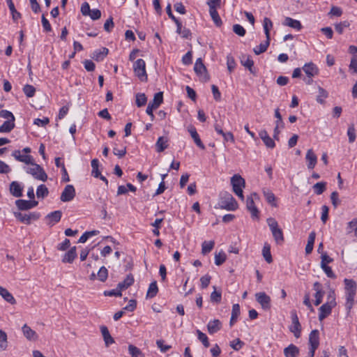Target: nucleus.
<instances>
[{
	"instance_id": "f257e3e1",
	"label": "nucleus",
	"mask_w": 357,
	"mask_h": 357,
	"mask_svg": "<svg viewBox=\"0 0 357 357\" xmlns=\"http://www.w3.org/2000/svg\"><path fill=\"white\" fill-rule=\"evenodd\" d=\"M215 208L227 211H235L238 208V203L231 193L222 191L219 195V200Z\"/></svg>"
},
{
	"instance_id": "f03ea898",
	"label": "nucleus",
	"mask_w": 357,
	"mask_h": 357,
	"mask_svg": "<svg viewBox=\"0 0 357 357\" xmlns=\"http://www.w3.org/2000/svg\"><path fill=\"white\" fill-rule=\"evenodd\" d=\"M266 222L275 243L278 245H282L284 241V238L283 231L282 229L279 227L278 222L273 218H267Z\"/></svg>"
},
{
	"instance_id": "7ed1b4c3",
	"label": "nucleus",
	"mask_w": 357,
	"mask_h": 357,
	"mask_svg": "<svg viewBox=\"0 0 357 357\" xmlns=\"http://www.w3.org/2000/svg\"><path fill=\"white\" fill-rule=\"evenodd\" d=\"M133 70L135 75L142 81L146 82L148 75L146 71V63L142 59H138L133 63Z\"/></svg>"
},
{
	"instance_id": "20e7f679",
	"label": "nucleus",
	"mask_w": 357,
	"mask_h": 357,
	"mask_svg": "<svg viewBox=\"0 0 357 357\" xmlns=\"http://www.w3.org/2000/svg\"><path fill=\"white\" fill-rule=\"evenodd\" d=\"M163 102V93L162 92H158L154 95L153 99L152 101L149 102L146 109V113L150 116L151 120L153 121L155 116L153 114V110L156 109Z\"/></svg>"
},
{
	"instance_id": "39448f33",
	"label": "nucleus",
	"mask_w": 357,
	"mask_h": 357,
	"mask_svg": "<svg viewBox=\"0 0 357 357\" xmlns=\"http://www.w3.org/2000/svg\"><path fill=\"white\" fill-rule=\"evenodd\" d=\"M26 172L32 175L37 180L46 181L47 179V174L43 167L36 163H33L31 167H27Z\"/></svg>"
},
{
	"instance_id": "423d86ee",
	"label": "nucleus",
	"mask_w": 357,
	"mask_h": 357,
	"mask_svg": "<svg viewBox=\"0 0 357 357\" xmlns=\"http://www.w3.org/2000/svg\"><path fill=\"white\" fill-rule=\"evenodd\" d=\"M194 70L197 75L199 77L201 81L206 82L209 80V75L207 73L206 68L203 63L201 58L196 60L194 66Z\"/></svg>"
},
{
	"instance_id": "0eeeda50",
	"label": "nucleus",
	"mask_w": 357,
	"mask_h": 357,
	"mask_svg": "<svg viewBox=\"0 0 357 357\" xmlns=\"http://www.w3.org/2000/svg\"><path fill=\"white\" fill-rule=\"evenodd\" d=\"M13 214L17 220L26 225H30L31 221L37 220L40 217V213L38 212H32L29 214L22 213L21 212H14Z\"/></svg>"
},
{
	"instance_id": "6e6552de",
	"label": "nucleus",
	"mask_w": 357,
	"mask_h": 357,
	"mask_svg": "<svg viewBox=\"0 0 357 357\" xmlns=\"http://www.w3.org/2000/svg\"><path fill=\"white\" fill-rule=\"evenodd\" d=\"M255 296L257 302L261 305L264 310L267 311L271 309V299L268 295L262 291L256 293Z\"/></svg>"
},
{
	"instance_id": "1a4fd4ad",
	"label": "nucleus",
	"mask_w": 357,
	"mask_h": 357,
	"mask_svg": "<svg viewBox=\"0 0 357 357\" xmlns=\"http://www.w3.org/2000/svg\"><path fill=\"white\" fill-rule=\"evenodd\" d=\"M291 325L289 326V331L294 333L296 338L301 336V325L299 322L298 317L296 310L291 312Z\"/></svg>"
},
{
	"instance_id": "9d476101",
	"label": "nucleus",
	"mask_w": 357,
	"mask_h": 357,
	"mask_svg": "<svg viewBox=\"0 0 357 357\" xmlns=\"http://www.w3.org/2000/svg\"><path fill=\"white\" fill-rule=\"evenodd\" d=\"M75 189L73 185H67L61 192L60 199L63 202L72 201L75 197Z\"/></svg>"
},
{
	"instance_id": "9b49d317",
	"label": "nucleus",
	"mask_w": 357,
	"mask_h": 357,
	"mask_svg": "<svg viewBox=\"0 0 357 357\" xmlns=\"http://www.w3.org/2000/svg\"><path fill=\"white\" fill-rule=\"evenodd\" d=\"M253 197L259 198L258 195L256 192H254L250 196L248 197L246 199V208L250 212L252 218H258L259 210L255 204Z\"/></svg>"
},
{
	"instance_id": "f8f14e48",
	"label": "nucleus",
	"mask_w": 357,
	"mask_h": 357,
	"mask_svg": "<svg viewBox=\"0 0 357 357\" xmlns=\"http://www.w3.org/2000/svg\"><path fill=\"white\" fill-rule=\"evenodd\" d=\"M38 202L36 200L17 199L15 205L20 211H27L38 206Z\"/></svg>"
},
{
	"instance_id": "ddd939ff",
	"label": "nucleus",
	"mask_w": 357,
	"mask_h": 357,
	"mask_svg": "<svg viewBox=\"0 0 357 357\" xmlns=\"http://www.w3.org/2000/svg\"><path fill=\"white\" fill-rule=\"evenodd\" d=\"M332 302H326L323 304L319 309V320L323 321L328 315L331 314L332 309L334 307V303Z\"/></svg>"
},
{
	"instance_id": "4468645a",
	"label": "nucleus",
	"mask_w": 357,
	"mask_h": 357,
	"mask_svg": "<svg viewBox=\"0 0 357 357\" xmlns=\"http://www.w3.org/2000/svg\"><path fill=\"white\" fill-rule=\"evenodd\" d=\"M307 77H314L319 74V68L312 62L306 63L302 68Z\"/></svg>"
},
{
	"instance_id": "2eb2a0df",
	"label": "nucleus",
	"mask_w": 357,
	"mask_h": 357,
	"mask_svg": "<svg viewBox=\"0 0 357 357\" xmlns=\"http://www.w3.org/2000/svg\"><path fill=\"white\" fill-rule=\"evenodd\" d=\"M305 160L307 162V167L309 169H313L317 162V156L314 153L312 149H308L306 155H305Z\"/></svg>"
},
{
	"instance_id": "dca6fc26",
	"label": "nucleus",
	"mask_w": 357,
	"mask_h": 357,
	"mask_svg": "<svg viewBox=\"0 0 357 357\" xmlns=\"http://www.w3.org/2000/svg\"><path fill=\"white\" fill-rule=\"evenodd\" d=\"M62 216V212L61 211H54L48 213L45 218L49 220L47 225L50 226H53L56 223L59 222L61 220Z\"/></svg>"
},
{
	"instance_id": "f3484780",
	"label": "nucleus",
	"mask_w": 357,
	"mask_h": 357,
	"mask_svg": "<svg viewBox=\"0 0 357 357\" xmlns=\"http://www.w3.org/2000/svg\"><path fill=\"white\" fill-rule=\"evenodd\" d=\"M319 332L318 330H312L309 335V344L311 349H317L319 345Z\"/></svg>"
},
{
	"instance_id": "a211bd4d",
	"label": "nucleus",
	"mask_w": 357,
	"mask_h": 357,
	"mask_svg": "<svg viewBox=\"0 0 357 357\" xmlns=\"http://www.w3.org/2000/svg\"><path fill=\"white\" fill-rule=\"evenodd\" d=\"M10 192L15 197L22 196L23 186L17 181H13L10 184Z\"/></svg>"
},
{
	"instance_id": "6ab92c4d",
	"label": "nucleus",
	"mask_w": 357,
	"mask_h": 357,
	"mask_svg": "<svg viewBox=\"0 0 357 357\" xmlns=\"http://www.w3.org/2000/svg\"><path fill=\"white\" fill-rule=\"evenodd\" d=\"M259 137L262 139L264 144L270 149H273L275 146V142L268 135L266 130H262L259 132Z\"/></svg>"
},
{
	"instance_id": "aec40b11",
	"label": "nucleus",
	"mask_w": 357,
	"mask_h": 357,
	"mask_svg": "<svg viewBox=\"0 0 357 357\" xmlns=\"http://www.w3.org/2000/svg\"><path fill=\"white\" fill-rule=\"evenodd\" d=\"M241 63L245 68H248L251 73H255L253 66L254 61L252 59L251 56L247 54H242L240 57Z\"/></svg>"
},
{
	"instance_id": "412c9836",
	"label": "nucleus",
	"mask_w": 357,
	"mask_h": 357,
	"mask_svg": "<svg viewBox=\"0 0 357 357\" xmlns=\"http://www.w3.org/2000/svg\"><path fill=\"white\" fill-rule=\"evenodd\" d=\"M22 331L24 337L29 341H35L38 336L35 331L32 330L27 324H24Z\"/></svg>"
},
{
	"instance_id": "4be33fe9",
	"label": "nucleus",
	"mask_w": 357,
	"mask_h": 357,
	"mask_svg": "<svg viewBox=\"0 0 357 357\" xmlns=\"http://www.w3.org/2000/svg\"><path fill=\"white\" fill-rule=\"evenodd\" d=\"M231 184L233 190L242 188L245 186V180L238 174H234L231 178Z\"/></svg>"
},
{
	"instance_id": "5701e85b",
	"label": "nucleus",
	"mask_w": 357,
	"mask_h": 357,
	"mask_svg": "<svg viewBox=\"0 0 357 357\" xmlns=\"http://www.w3.org/2000/svg\"><path fill=\"white\" fill-rule=\"evenodd\" d=\"M188 131L192 137V138L193 139L195 144L201 149L202 150H204L205 149V146L204 144L202 143L200 137H199V135H198L197 132V130L195 127H190L189 129H188Z\"/></svg>"
},
{
	"instance_id": "b1692460",
	"label": "nucleus",
	"mask_w": 357,
	"mask_h": 357,
	"mask_svg": "<svg viewBox=\"0 0 357 357\" xmlns=\"http://www.w3.org/2000/svg\"><path fill=\"white\" fill-rule=\"evenodd\" d=\"M222 324L218 319L210 321L207 324L208 332L214 334L221 329Z\"/></svg>"
},
{
	"instance_id": "393cba45",
	"label": "nucleus",
	"mask_w": 357,
	"mask_h": 357,
	"mask_svg": "<svg viewBox=\"0 0 357 357\" xmlns=\"http://www.w3.org/2000/svg\"><path fill=\"white\" fill-rule=\"evenodd\" d=\"M77 257L76 247L71 248L63 257V263L71 264L74 259Z\"/></svg>"
},
{
	"instance_id": "a878e982",
	"label": "nucleus",
	"mask_w": 357,
	"mask_h": 357,
	"mask_svg": "<svg viewBox=\"0 0 357 357\" xmlns=\"http://www.w3.org/2000/svg\"><path fill=\"white\" fill-rule=\"evenodd\" d=\"M283 24L291 27L297 31H300L303 27L300 21L292 19L291 17H287L284 19Z\"/></svg>"
},
{
	"instance_id": "bb28decb",
	"label": "nucleus",
	"mask_w": 357,
	"mask_h": 357,
	"mask_svg": "<svg viewBox=\"0 0 357 357\" xmlns=\"http://www.w3.org/2000/svg\"><path fill=\"white\" fill-rule=\"evenodd\" d=\"M345 294H356L357 285L356 282L350 279H344Z\"/></svg>"
},
{
	"instance_id": "cd10ccee",
	"label": "nucleus",
	"mask_w": 357,
	"mask_h": 357,
	"mask_svg": "<svg viewBox=\"0 0 357 357\" xmlns=\"http://www.w3.org/2000/svg\"><path fill=\"white\" fill-rule=\"evenodd\" d=\"M299 354V349L294 344H291L284 349L285 357H297Z\"/></svg>"
},
{
	"instance_id": "c85d7f7f",
	"label": "nucleus",
	"mask_w": 357,
	"mask_h": 357,
	"mask_svg": "<svg viewBox=\"0 0 357 357\" xmlns=\"http://www.w3.org/2000/svg\"><path fill=\"white\" fill-rule=\"evenodd\" d=\"M0 295L8 303L11 305L16 303V300L13 296L4 287L0 285Z\"/></svg>"
},
{
	"instance_id": "c756f323",
	"label": "nucleus",
	"mask_w": 357,
	"mask_h": 357,
	"mask_svg": "<svg viewBox=\"0 0 357 357\" xmlns=\"http://www.w3.org/2000/svg\"><path fill=\"white\" fill-rule=\"evenodd\" d=\"M209 13L215 26L218 27L221 26L222 22L216 10L215 6H211V8H209Z\"/></svg>"
},
{
	"instance_id": "7c9ffc66",
	"label": "nucleus",
	"mask_w": 357,
	"mask_h": 357,
	"mask_svg": "<svg viewBox=\"0 0 357 357\" xmlns=\"http://www.w3.org/2000/svg\"><path fill=\"white\" fill-rule=\"evenodd\" d=\"M109 50L106 47H102L101 49L96 50L93 53L92 58L96 61H100L108 54Z\"/></svg>"
},
{
	"instance_id": "2f4dec72",
	"label": "nucleus",
	"mask_w": 357,
	"mask_h": 357,
	"mask_svg": "<svg viewBox=\"0 0 357 357\" xmlns=\"http://www.w3.org/2000/svg\"><path fill=\"white\" fill-rule=\"evenodd\" d=\"M134 283V278L132 274H128L123 281L119 282L117 285V289L121 291L123 289H128Z\"/></svg>"
},
{
	"instance_id": "473e14b6",
	"label": "nucleus",
	"mask_w": 357,
	"mask_h": 357,
	"mask_svg": "<svg viewBox=\"0 0 357 357\" xmlns=\"http://www.w3.org/2000/svg\"><path fill=\"white\" fill-rule=\"evenodd\" d=\"M100 331H101V333L103 337V339H104L106 346H109L114 342V340L110 335V333L109 332L107 327H106L105 326H102L100 327Z\"/></svg>"
},
{
	"instance_id": "72a5a7b5",
	"label": "nucleus",
	"mask_w": 357,
	"mask_h": 357,
	"mask_svg": "<svg viewBox=\"0 0 357 357\" xmlns=\"http://www.w3.org/2000/svg\"><path fill=\"white\" fill-rule=\"evenodd\" d=\"M263 195L266 200V202L271 204L272 206H277L276 198L275 195L272 192L271 190L268 189L263 190Z\"/></svg>"
},
{
	"instance_id": "f704fd0d",
	"label": "nucleus",
	"mask_w": 357,
	"mask_h": 357,
	"mask_svg": "<svg viewBox=\"0 0 357 357\" xmlns=\"http://www.w3.org/2000/svg\"><path fill=\"white\" fill-rule=\"evenodd\" d=\"M12 15V18L14 22H17L19 19L21 18L22 15L20 13H19L15 7L14 3L13 0H6Z\"/></svg>"
},
{
	"instance_id": "c9c22d12",
	"label": "nucleus",
	"mask_w": 357,
	"mask_h": 357,
	"mask_svg": "<svg viewBox=\"0 0 357 357\" xmlns=\"http://www.w3.org/2000/svg\"><path fill=\"white\" fill-rule=\"evenodd\" d=\"M167 139L164 137H160L155 144L156 150L158 152L164 151L168 146Z\"/></svg>"
},
{
	"instance_id": "e433bc0d",
	"label": "nucleus",
	"mask_w": 357,
	"mask_h": 357,
	"mask_svg": "<svg viewBox=\"0 0 357 357\" xmlns=\"http://www.w3.org/2000/svg\"><path fill=\"white\" fill-rule=\"evenodd\" d=\"M270 40L271 39L266 38V40L264 43H261L259 45L256 46L253 50L255 54L259 55L266 52L267 50L268 47L269 46Z\"/></svg>"
},
{
	"instance_id": "4c0bfd02",
	"label": "nucleus",
	"mask_w": 357,
	"mask_h": 357,
	"mask_svg": "<svg viewBox=\"0 0 357 357\" xmlns=\"http://www.w3.org/2000/svg\"><path fill=\"white\" fill-rule=\"evenodd\" d=\"M158 292V288L157 285L156 281L152 282L149 287L147 293H146V298H154Z\"/></svg>"
},
{
	"instance_id": "58836bf2",
	"label": "nucleus",
	"mask_w": 357,
	"mask_h": 357,
	"mask_svg": "<svg viewBox=\"0 0 357 357\" xmlns=\"http://www.w3.org/2000/svg\"><path fill=\"white\" fill-rule=\"evenodd\" d=\"M240 314V306L238 304H234L232 306L231 316L229 321V324L232 326L236 321L238 317Z\"/></svg>"
},
{
	"instance_id": "ea45409f",
	"label": "nucleus",
	"mask_w": 357,
	"mask_h": 357,
	"mask_svg": "<svg viewBox=\"0 0 357 357\" xmlns=\"http://www.w3.org/2000/svg\"><path fill=\"white\" fill-rule=\"evenodd\" d=\"M263 27H264V33L266 35V38L267 39H271L270 31L273 27V22L268 17L264 18Z\"/></svg>"
},
{
	"instance_id": "a19ab883",
	"label": "nucleus",
	"mask_w": 357,
	"mask_h": 357,
	"mask_svg": "<svg viewBox=\"0 0 357 357\" xmlns=\"http://www.w3.org/2000/svg\"><path fill=\"white\" fill-rule=\"evenodd\" d=\"M15 128V121H6L0 126V132H10Z\"/></svg>"
},
{
	"instance_id": "79ce46f5",
	"label": "nucleus",
	"mask_w": 357,
	"mask_h": 357,
	"mask_svg": "<svg viewBox=\"0 0 357 357\" xmlns=\"http://www.w3.org/2000/svg\"><path fill=\"white\" fill-rule=\"evenodd\" d=\"M128 352L131 357H145L142 351L138 347L132 344L128 345Z\"/></svg>"
},
{
	"instance_id": "37998d69",
	"label": "nucleus",
	"mask_w": 357,
	"mask_h": 357,
	"mask_svg": "<svg viewBox=\"0 0 357 357\" xmlns=\"http://www.w3.org/2000/svg\"><path fill=\"white\" fill-rule=\"evenodd\" d=\"M356 294H345L346 296V303H345V307L348 312L351 311L352 309L354 304V298H355Z\"/></svg>"
},
{
	"instance_id": "c03bdc74",
	"label": "nucleus",
	"mask_w": 357,
	"mask_h": 357,
	"mask_svg": "<svg viewBox=\"0 0 357 357\" xmlns=\"http://www.w3.org/2000/svg\"><path fill=\"white\" fill-rule=\"evenodd\" d=\"M215 242L213 241H204L202 245V253L205 255L209 253L213 248Z\"/></svg>"
},
{
	"instance_id": "a18cd8bd",
	"label": "nucleus",
	"mask_w": 357,
	"mask_h": 357,
	"mask_svg": "<svg viewBox=\"0 0 357 357\" xmlns=\"http://www.w3.org/2000/svg\"><path fill=\"white\" fill-rule=\"evenodd\" d=\"M262 255L267 263L270 264L273 261V258L271 253V248L269 245H264L262 249Z\"/></svg>"
},
{
	"instance_id": "49530a36",
	"label": "nucleus",
	"mask_w": 357,
	"mask_h": 357,
	"mask_svg": "<svg viewBox=\"0 0 357 357\" xmlns=\"http://www.w3.org/2000/svg\"><path fill=\"white\" fill-rule=\"evenodd\" d=\"M7 334L0 329V351H5L8 347Z\"/></svg>"
},
{
	"instance_id": "de8ad7c7",
	"label": "nucleus",
	"mask_w": 357,
	"mask_h": 357,
	"mask_svg": "<svg viewBox=\"0 0 357 357\" xmlns=\"http://www.w3.org/2000/svg\"><path fill=\"white\" fill-rule=\"evenodd\" d=\"M49 194L48 188L46 187L45 185L41 184L38 185L36 190V196L38 198H45Z\"/></svg>"
},
{
	"instance_id": "09e8293b",
	"label": "nucleus",
	"mask_w": 357,
	"mask_h": 357,
	"mask_svg": "<svg viewBox=\"0 0 357 357\" xmlns=\"http://www.w3.org/2000/svg\"><path fill=\"white\" fill-rule=\"evenodd\" d=\"M147 98L143 93H138L136 94L135 102L138 107H141L146 104Z\"/></svg>"
},
{
	"instance_id": "8fccbe9b",
	"label": "nucleus",
	"mask_w": 357,
	"mask_h": 357,
	"mask_svg": "<svg viewBox=\"0 0 357 357\" xmlns=\"http://www.w3.org/2000/svg\"><path fill=\"white\" fill-rule=\"evenodd\" d=\"M99 161L95 158L91 160L92 172L91 175L95 178H98L100 176V172L98 170Z\"/></svg>"
},
{
	"instance_id": "3c124183",
	"label": "nucleus",
	"mask_w": 357,
	"mask_h": 357,
	"mask_svg": "<svg viewBox=\"0 0 357 357\" xmlns=\"http://www.w3.org/2000/svg\"><path fill=\"white\" fill-rule=\"evenodd\" d=\"M326 187V182H318L313 185V190L315 194L321 195L325 190Z\"/></svg>"
},
{
	"instance_id": "603ef678",
	"label": "nucleus",
	"mask_w": 357,
	"mask_h": 357,
	"mask_svg": "<svg viewBox=\"0 0 357 357\" xmlns=\"http://www.w3.org/2000/svg\"><path fill=\"white\" fill-rule=\"evenodd\" d=\"M319 95L317 97V101L319 103L323 104L324 103V99L328 96V93L322 87L319 86Z\"/></svg>"
},
{
	"instance_id": "864d4df0",
	"label": "nucleus",
	"mask_w": 357,
	"mask_h": 357,
	"mask_svg": "<svg viewBox=\"0 0 357 357\" xmlns=\"http://www.w3.org/2000/svg\"><path fill=\"white\" fill-rule=\"evenodd\" d=\"M196 332H197V338L199 339V340H200L202 342L203 345L206 348L208 347L210 344H209L208 338L206 336V335L198 329L197 330Z\"/></svg>"
},
{
	"instance_id": "5fc2aeb1",
	"label": "nucleus",
	"mask_w": 357,
	"mask_h": 357,
	"mask_svg": "<svg viewBox=\"0 0 357 357\" xmlns=\"http://www.w3.org/2000/svg\"><path fill=\"white\" fill-rule=\"evenodd\" d=\"M23 91L28 98H31L35 95L36 89L32 85L26 84L23 88Z\"/></svg>"
},
{
	"instance_id": "6e6d98bb",
	"label": "nucleus",
	"mask_w": 357,
	"mask_h": 357,
	"mask_svg": "<svg viewBox=\"0 0 357 357\" xmlns=\"http://www.w3.org/2000/svg\"><path fill=\"white\" fill-rule=\"evenodd\" d=\"M347 135L349 137V143H353L355 142L356 135V130H355L354 124H351L349 126L348 130H347Z\"/></svg>"
},
{
	"instance_id": "4d7b16f0",
	"label": "nucleus",
	"mask_w": 357,
	"mask_h": 357,
	"mask_svg": "<svg viewBox=\"0 0 357 357\" xmlns=\"http://www.w3.org/2000/svg\"><path fill=\"white\" fill-rule=\"evenodd\" d=\"M108 277V271L105 266L100 267L98 272V278L101 282H105Z\"/></svg>"
},
{
	"instance_id": "13d9d810",
	"label": "nucleus",
	"mask_w": 357,
	"mask_h": 357,
	"mask_svg": "<svg viewBox=\"0 0 357 357\" xmlns=\"http://www.w3.org/2000/svg\"><path fill=\"white\" fill-rule=\"evenodd\" d=\"M227 257L225 252H220L215 255V264L217 266L222 265L226 261Z\"/></svg>"
},
{
	"instance_id": "bf43d9fd",
	"label": "nucleus",
	"mask_w": 357,
	"mask_h": 357,
	"mask_svg": "<svg viewBox=\"0 0 357 357\" xmlns=\"http://www.w3.org/2000/svg\"><path fill=\"white\" fill-rule=\"evenodd\" d=\"M227 69L230 73L236 68L235 59L231 54H229L227 56Z\"/></svg>"
},
{
	"instance_id": "052dcab7",
	"label": "nucleus",
	"mask_w": 357,
	"mask_h": 357,
	"mask_svg": "<svg viewBox=\"0 0 357 357\" xmlns=\"http://www.w3.org/2000/svg\"><path fill=\"white\" fill-rule=\"evenodd\" d=\"M349 25L350 23L348 21L341 22L340 23L335 25V29L338 33L342 34L344 31V29L349 27Z\"/></svg>"
},
{
	"instance_id": "680f3d73",
	"label": "nucleus",
	"mask_w": 357,
	"mask_h": 357,
	"mask_svg": "<svg viewBox=\"0 0 357 357\" xmlns=\"http://www.w3.org/2000/svg\"><path fill=\"white\" fill-rule=\"evenodd\" d=\"M321 268L323 269L327 277L334 279L336 278L335 274L332 271L331 268L326 264H321Z\"/></svg>"
},
{
	"instance_id": "e2e57ef3",
	"label": "nucleus",
	"mask_w": 357,
	"mask_h": 357,
	"mask_svg": "<svg viewBox=\"0 0 357 357\" xmlns=\"http://www.w3.org/2000/svg\"><path fill=\"white\" fill-rule=\"evenodd\" d=\"M214 289H215V287H213ZM222 298V294L221 291H217L216 290H214L211 294V301L212 302L218 303L221 301Z\"/></svg>"
},
{
	"instance_id": "0e129e2a",
	"label": "nucleus",
	"mask_w": 357,
	"mask_h": 357,
	"mask_svg": "<svg viewBox=\"0 0 357 357\" xmlns=\"http://www.w3.org/2000/svg\"><path fill=\"white\" fill-rule=\"evenodd\" d=\"M211 277L206 274L200 278L202 289H206L210 284Z\"/></svg>"
},
{
	"instance_id": "69168bd1",
	"label": "nucleus",
	"mask_w": 357,
	"mask_h": 357,
	"mask_svg": "<svg viewBox=\"0 0 357 357\" xmlns=\"http://www.w3.org/2000/svg\"><path fill=\"white\" fill-rule=\"evenodd\" d=\"M244 345V342H242L240 339L237 338L236 340L231 342L230 346L235 351L240 350L242 347Z\"/></svg>"
},
{
	"instance_id": "338daca9",
	"label": "nucleus",
	"mask_w": 357,
	"mask_h": 357,
	"mask_svg": "<svg viewBox=\"0 0 357 357\" xmlns=\"http://www.w3.org/2000/svg\"><path fill=\"white\" fill-rule=\"evenodd\" d=\"M233 31L239 36H244L245 34V29L238 24L233 26Z\"/></svg>"
},
{
	"instance_id": "774afa93",
	"label": "nucleus",
	"mask_w": 357,
	"mask_h": 357,
	"mask_svg": "<svg viewBox=\"0 0 357 357\" xmlns=\"http://www.w3.org/2000/svg\"><path fill=\"white\" fill-rule=\"evenodd\" d=\"M356 227H357V219L354 218L351 221H350L347 223V234H350L353 231H355Z\"/></svg>"
}]
</instances>
